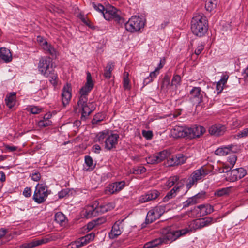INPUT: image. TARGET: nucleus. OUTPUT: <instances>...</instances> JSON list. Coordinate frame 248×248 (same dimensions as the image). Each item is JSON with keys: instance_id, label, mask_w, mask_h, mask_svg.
Instances as JSON below:
<instances>
[{"instance_id": "nucleus-1", "label": "nucleus", "mask_w": 248, "mask_h": 248, "mask_svg": "<svg viewBox=\"0 0 248 248\" xmlns=\"http://www.w3.org/2000/svg\"><path fill=\"white\" fill-rule=\"evenodd\" d=\"M38 69L42 75L49 78L50 83L54 87L57 85L59 80L58 75L55 71L52 59L50 57H41L39 59Z\"/></svg>"}, {"instance_id": "nucleus-2", "label": "nucleus", "mask_w": 248, "mask_h": 248, "mask_svg": "<svg viewBox=\"0 0 248 248\" xmlns=\"http://www.w3.org/2000/svg\"><path fill=\"white\" fill-rule=\"evenodd\" d=\"M119 138V135L118 134L106 129L98 132L96 135L94 140L100 143H104L105 148L110 151L116 148Z\"/></svg>"}, {"instance_id": "nucleus-3", "label": "nucleus", "mask_w": 248, "mask_h": 248, "mask_svg": "<svg viewBox=\"0 0 248 248\" xmlns=\"http://www.w3.org/2000/svg\"><path fill=\"white\" fill-rule=\"evenodd\" d=\"M208 28V21L203 14H196L193 16L191 21V29L194 34L202 37L207 32Z\"/></svg>"}, {"instance_id": "nucleus-4", "label": "nucleus", "mask_w": 248, "mask_h": 248, "mask_svg": "<svg viewBox=\"0 0 248 248\" xmlns=\"http://www.w3.org/2000/svg\"><path fill=\"white\" fill-rule=\"evenodd\" d=\"M161 235L160 237L145 243L144 248H154L163 244H170L174 240V237L171 232V227H168L161 230Z\"/></svg>"}, {"instance_id": "nucleus-5", "label": "nucleus", "mask_w": 248, "mask_h": 248, "mask_svg": "<svg viewBox=\"0 0 248 248\" xmlns=\"http://www.w3.org/2000/svg\"><path fill=\"white\" fill-rule=\"evenodd\" d=\"M145 19L139 16H132L124 23L125 29L131 33L140 31L145 25Z\"/></svg>"}, {"instance_id": "nucleus-6", "label": "nucleus", "mask_w": 248, "mask_h": 248, "mask_svg": "<svg viewBox=\"0 0 248 248\" xmlns=\"http://www.w3.org/2000/svg\"><path fill=\"white\" fill-rule=\"evenodd\" d=\"M49 194L47 186L44 183H38L35 187L32 199L37 203L41 204L46 201Z\"/></svg>"}, {"instance_id": "nucleus-7", "label": "nucleus", "mask_w": 248, "mask_h": 248, "mask_svg": "<svg viewBox=\"0 0 248 248\" xmlns=\"http://www.w3.org/2000/svg\"><path fill=\"white\" fill-rule=\"evenodd\" d=\"M208 173V170L204 166L194 170L187 179L186 184L187 188H190L194 184L203 179Z\"/></svg>"}, {"instance_id": "nucleus-8", "label": "nucleus", "mask_w": 248, "mask_h": 248, "mask_svg": "<svg viewBox=\"0 0 248 248\" xmlns=\"http://www.w3.org/2000/svg\"><path fill=\"white\" fill-rule=\"evenodd\" d=\"M202 229L199 219H197L190 222L188 227L180 230H174L171 228V232L174 237V240L180 236L185 235L189 232H195L197 230Z\"/></svg>"}, {"instance_id": "nucleus-9", "label": "nucleus", "mask_w": 248, "mask_h": 248, "mask_svg": "<svg viewBox=\"0 0 248 248\" xmlns=\"http://www.w3.org/2000/svg\"><path fill=\"white\" fill-rule=\"evenodd\" d=\"M88 98L82 97L79 98L78 105L82 111L81 119L82 121H85L94 110V107L93 103H87Z\"/></svg>"}, {"instance_id": "nucleus-10", "label": "nucleus", "mask_w": 248, "mask_h": 248, "mask_svg": "<svg viewBox=\"0 0 248 248\" xmlns=\"http://www.w3.org/2000/svg\"><path fill=\"white\" fill-rule=\"evenodd\" d=\"M104 18L108 21L114 20L119 24L124 23V20L121 17L118 11L114 7L109 6L106 8L104 13H103Z\"/></svg>"}, {"instance_id": "nucleus-11", "label": "nucleus", "mask_w": 248, "mask_h": 248, "mask_svg": "<svg viewBox=\"0 0 248 248\" xmlns=\"http://www.w3.org/2000/svg\"><path fill=\"white\" fill-rule=\"evenodd\" d=\"M164 213V209L160 207H156L148 211L145 219V223L150 224L158 219Z\"/></svg>"}, {"instance_id": "nucleus-12", "label": "nucleus", "mask_w": 248, "mask_h": 248, "mask_svg": "<svg viewBox=\"0 0 248 248\" xmlns=\"http://www.w3.org/2000/svg\"><path fill=\"white\" fill-rule=\"evenodd\" d=\"M204 94L200 87H195L190 91L189 99L193 104H199L202 102Z\"/></svg>"}, {"instance_id": "nucleus-13", "label": "nucleus", "mask_w": 248, "mask_h": 248, "mask_svg": "<svg viewBox=\"0 0 248 248\" xmlns=\"http://www.w3.org/2000/svg\"><path fill=\"white\" fill-rule=\"evenodd\" d=\"M125 186L124 181L115 182L108 185L105 189L107 194H113L121 191Z\"/></svg>"}, {"instance_id": "nucleus-14", "label": "nucleus", "mask_w": 248, "mask_h": 248, "mask_svg": "<svg viewBox=\"0 0 248 248\" xmlns=\"http://www.w3.org/2000/svg\"><path fill=\"white\" fill-rule=\"evenodd\" d=\"M86 79L87 82L85 85L80 89V96L79 98H81L82 97L88 98L87 94L93 87L94 84L92 80L91 74L89 72H87Z\"/></svg>"}, {"instance_id": "nucleus-15", "label": "nucleus", "mask_w": 248, "mask_h": 248, "mask_svg": "<svg viewBox=\"0 0 248 248\" xmlns=\"http://www.w3.org/2000/svg\"><path fill=\"white\" fill-rule=\"evenodd\" d=\"M188 138L192 139L199 137L205 132V128L201 125H195L187 128Z\"/></svg>"}, {"instance_id": "nucleus-16", "label": "nucleus", "mask_w": 248, "mask_h": 248, "mask_svg": "<svg viewBox=\"0 0 248 248\" xmlns=\"http://www.w3.org/2000/svg\"><path fill=\"white\" fill-rule=\"evenodd\" d=\"M186 157L181 154L175 155L169 157L167 164L169 166L181 165L185 162Z\"/></svg>"}, {"instance_id": "nucleus-17", "label": "nucleus", "mask_w": 248, "mask_h": 248, "mask_svg": "<svg viewBox=\"0 0 248 248\" xmlns=\"http://www.w3.org/2000/svg\"><path fill=\"white\" fill-rule=\"evenodd\" d=\"M98 202L95 201L93 205H89L85 209V216L87 218H91L99 214Z\"/></svg>"}, {"instance_id": "nucleus-18", "label": "nucleus", "mask_w": 248, "mask_h": 248, "mask_svg": "<svg viewBox=\"0 0 248 248\" xmlns=\"http://www.w3.org/2000/svg\"><path fill=\"white\" fill-rule=\"evenodd\" d=\"M72 96L71 86L70 84H66L62 89V101L64 106L69 104Z\"/></svg>"}, {"instance_id": "nucleus-19", "label": "nucleus", "mask_w": 248, "mask_h": 248, "mask_svg": "<svg viewBox=\"0 0 248 248\" xmlns=\"http://www.w3.org/2000/svg\"><path fill=\"white\" fill-rule=\"evenodd\" d=\"M159 195L160 192L158 191L155 189L152 190L141 195L139 198V202L141 203L146 202L156 199Z\"/></svg>"}, {"instance_id": "nucleus-20", "label": "nucleus", "mask_w": 248, "mask_h": 248, "mask_svg": "<svg viewBox=\"0 0 248 248\" xmlns=\"http://www.w3.org/2000/svg\"><path fill=\"white\" fill-rule=\"evenodd\" d=\"M188 127L175 126L171 130V134L174 138H188Z\"/></svg>"}, {"instance_id": "nucleus-21", "label": "nucleus", "mask_w": 248, "mask_h": 248, "mask_svg": "<svg viewBox=\"0 0 248 248\" xmlns=\"http://www.w3.org/2000/svg\"><path fill=\"white\" fill-rule=\"evenodd\" d=\"M231 169H228V168L225 167L220 170V172L221 173H227V176L226 179V180L230 182H234L239 179L238 177V172L236 170L233 169L230 170Z\"/></svg>"}, {"instance_id": "nucleus-22", "label": "nucleus", "mask_w": 248, "mask_h": 248, "mask_svg": "<svg viewBox=\"0 0 248 248\" xmlns=\"http://www.w3.org/2000/svg\"><path fill=\"white\" fill-rule=\"evenodd\" d=\"M122 221H116L113 225L110 232L109 233V237L110 239H114L120 235L122 232Z\"/></svg>"}, {"instance_id": "nucleus-23", "label": "nucleus", "mask_w": 248, "mask_h": 248, "mask_svg": "<svg viewBox=\"0 0 248 248\" xmlns=\"http://www.w3.org/2000/svg\"><path fill=\"white\" fill-rule=\"evenodd\" d=\"M226 131V127L221 124H215L209 128V132L211 135L220 136L223 135Z\"/></svg>"}, {"instance_id": "nucleus-24", "label": "nucleus", "mask_w": 248, "mask_h": 248, "mask_svg": "<svg viewBox=\"0 0 248 248\" xmlns=\"http://www.w3.org/2000/svg\"><path fill=\"white\" fill-rule=\"evenodd\" d=\"M184 183L180 182L177 183L175 186L170 191L163 199V202H168L170 199L173 198L176 195V193L179 190L180 188L183 187Z\"/></svg>"}, {"instance_id": "nucleus-25", "label": "nucleus", "mask_w": 248, "mask_h": 248, "mask_svg": "<svg viewBox=\"0 0 248 248\" xmlns=\"http://www.w3.org/2000/svg\"><path fill=\"white\" fill-rule=\"evenodd\" d=\"M12 59V54L9 49L6 48H0V60H3L6 63H8Z\"/></svg>"}, {"instance_id": "nucleus-26", "label": "nucleus", "mask_w": 248, "mask_h": 248, "mask_svg": "<svg viewBox=\"0 0 248 248\" xmlns=\"http://www.w3.org/2000/svg\"><path fill=\"white\" fill-rule=\"evenodd\" d=\"M201 197V195L198 193L191 197L188 198L187 200L183 202V208L188 207L190 206L196 204L198 202V201L200 199Z\"/></svg>"}, {"instance_id": "nucleus-27", "label": "nucleus", "mask_w": 248, "mask_h": 248, "mask_svg": "<svg viewBox=\"0 0 248 248\" xmlns=\"http://www.w3.org/2000/svg\"><path fill=\"white\" fill-rule=\"evenodd\" d=\"M41 46L43 48L46 53H48L52 56H56L57 51L55 48L47 41H45L43 44H41Z\"/></svg>"}, {"instance_id": "nucleus-28", "label": "nucleus", "mask_w": 248, "mask_h": 248, "mask_svg": "<svg viewBox=\"0 0 248 248\" xmlns=\"http://www.w3.org/2000/svg\"><path fill=\"white\" fill-rule=\"evenodd\" d=\"M232 145H229L227 146H222L219 147L215 151V154L217 155L224 156L226 155L231 151Z\"/></svg>"}, {"instance_id": "nucleus-29", "label": "nucleus", "mask_w": 248, "mask_h": 248, "mask_svg": "<svg viewBox=\"0 0 248 248\" xmlns=\"http://www.w3.org/2000/svg\"><path fill=\"white\" fill-rule=\"evenodd\" d=\"M5 103L9 108L13 107L16 102V93L12 92L7 94L5 99Z\"/></svg>"}, {"instance_id": "nucleus-30", "label": "nucleus", "mask_w": 248, "mask_h": 248, "mask_svg": "<svg viewBox=\"0 0 248 248\" xmlns=\"http://www.w3.org/2000/svg\"><path fill=\"white\" fill-rule=\"evenodd\" d=\"M154 155L156 164H158L169 157L170 155V152L164 150Z\"/></svg>"}, {"instance_id": "nucleus-31", "label": "nucleus", "mask_w": 248, "mask_h": 248, "mask_svg": "<svg viewBox=\"0 0 248 248\" xmlns=\"http://www.w3.org/2000/svg\"><path fill=\"white\" fill-rule=\"evenodd\" d=\"M154 155L156 164H158L169 157L170 155V152L164 150Z\"/></svg>"}, {"instance_id": "nucleus-32", "label": "nucleus", "mask_w": 248, "mask_h": 248, "mask_svg": "<svg viewBox=\"0 0 248 248\" xmlns=\"http://www.w3.org/2000/svg\"><path fill=\"white\" fill-rule=\"evenodd\" d=\"M229 76L226 75H223L221 76V79L217 83L216 91L217 94H218L221 93L223 89V86L226 83Z\"/></svg>"}, {"instance_id": "nucleus-33", "label": "nucleus", "mask_w": 248, "mask_h": 248, "mask_svg": "<svg viewBox=\"0 0 248 248\" xmlns=\"http://www.w3.org/2000/svg\"><path fill=\"white\" fill-rule=\"evenodd\" d=\"M202 229L208 227L217 222V219L212 217H205L199 218Z\"/></svg>"}, {"instance_id": "nucleus-34", "label": "nucleus", "mask_w": 248, "mask_h": 248, "mask_svg": "<svg viewBox=\"0 0 248 248\" xmlns=\"http://www.w3.org/2000/svg\"><path fill=\"white\" fill-rule=\"evenodd\" d=\"M180 182H183L184 183V180H179V177L178 176H173L169 178L165 185L168 188H170L174 185L175 186L177 183Z\"/></svg>"}, {"instance_id": "nucleus-35", "label": "nucleus", "mask_w": 248, "mask_h": 248, "mask_svg": "<svg viewBox=\"0 0 248 248\" xmlns=\"http://www.w3.org/2000/svg\"><path fill=\"white\" fill-rule=\"evenodd\" d=\"M114 204L112 202L108 203L105 204H98V209L100 213H104L108 211L113 209L114 208Z\"/></svg>"}, {"instance_id": "nucleus-36", "label": "nucleus", "mask_w": 248, "mask_h": 248, "mask_svg": "<svg viewBox=\"0 0 248 248\" xmlns=\"http://www.w3.org/2000/svg\"><path fill=\"white\" fill-rule=\"evenodd\" d=\"M105 221L104 218H98L89 222L87 225V229L88 231L93 229L95 226L100 225Z\"/></svg>"}, {"instance_id": "nucleus-37", "label": "nucleus", "mask_w": 248, "mask_h": 248, "mask_svg": "<svg viewBox=\"0 0 248 248\" xmlns=\"http://www.w3.org/2000/svg\"><path fill=\"white\" fill-rule=\"evenodd\" d=\"M85 163L86 166L88 167V168L86 169L87 171L93 170L95 167V164H93L92 158L89 155L85 156Z\"/></svg>"}, {"instance_id": "nucleus-38", "label": "nucleus", "mask_w": 248, "mask_h": 248, "mask_svg": "<svg viewBox=\"0 0 248 248\" xmlns=\"http://www.w3.org/2000/svg\"><path fill=\"white\" fill-rule=\"evenodd\" d=\"M113 68L114 65L112 63L109 62L107 64L104 73V76L106 78L108 79L110 78Z\"/></svg>"}, {"instance_id": "nucleus-39", "label": "nucleus", "mask_w": 248, "mask_h": 248, "mask_svg": "<svg viewBox=\"0 0 248 248\" xmlns=\"http://www.w3.org/2000/svg\"><path fill=\"white\" fill-rule=\"evenodd\" d=\"M39 244V243L37 241V239H34L30 242L23 243L20 246L19 248H33L38 246Z\"/></svg>"}, {"instance_id": "nucleus-40", "label": "nucleus", "mask_w": 248, "mask_h": 248, "mask_svg": "<svg viewBox=\"0 0 248 248\" xmlns=\"http://www.w3.org/2000/svg\"><path fill=\"white\" fill-rule=\"evenodd\" d=\"M217 6V1L216 0H208L206 1L205 4V8L208 11H212Z\"/></svg>"}, {"instance_id": "nucleus-41", "label": "nucleus", "mask_w": 248, "mask_h": 248, "mask_svg": "<svg viewBox=\"0 0 248 248\" xmlns=\"http://www.w3.org/2000/svg\"><path fill=\"white\" fill-rule=\"evenodd\" d=\"M65 215L61 212H57L55 215V220L60 224H62L65 221Z\"/></svg>"}, {"instance_id": "nucleus-42", "label": "nucleus", "mask_w": 248, "mask_h": 248, "mask_svg": "<svg viewBox=\"0 0 248 248\" xmlns=\"http://www.w3.org/2000/svg\"><path fill=\"white\" fill-rule=\"evenodd\" d=\"M237 160V157L235 155L232 154L231 155H230L227 160L228 162V167H227L226 166L225 167L228 168V169L230 168V169H231L232 168L234 164H235L236 161Z\"/></svg>"}, {"instance_id": "nucleus-43", "label": "nucleus", "mask_w": 248, "mask_h": 248, "mask_svg": "<svg viewBox=\"0 0 248 248\" xmlns=\"http://www.w3.org/2000/svg\"><path fill=\"white\" fill-rule=\"evenodd\" d=\"M229 191V188H223L217 190L215 193V195L217 196L221 197L228 194Z\"/></svg>"}, {"instance_id": "nucleus-44", "label": "nucleus", "mask_w": 248, "mask_h": 248, "mask_svg": "<svg viewBox=\"0 0 248 248\" xmlns=\"http://www.w3.org/2000/svg\"><path fill=\"white\" fill-rule=\"evenodd\" d=\"M181 82V78L178 75H174L172 81H171V86H174L176 88L178 87V85H180Z\"/></svg>"}, {"instance_id": "nucleus-45", "label": "nucleus", "mask_w": 248, "mask_h": 248, "mask_svg": "<svg viewBox=\"0 0 248 248\" xmlns=\"http://www.w3.org/2000/svg\"><path fill=\"white\" fill-rule=\"evenodd\" d=\"M169 85H170V78L168 76V75H165V76L164 77L163 80H162V84L161 85V89H166L167 88L168 86Z\"/></svg>"}, {"instance_id": "nucleus-46", "label": "nucleus", "mask_w": 248, "mask_h": 248, "mask_svg": "<svg viewBox=\"0 0 248 248\" xmlns=\"http://www.w3.org/2000/svg\"><path fill=\"white\" fill-rule=\"evenodd\" d=\"M92 5L95 10L100 12L103 15L106 9L103 5L101 4L96 5L94 2H92Z\"/></svg>"}, {"instance_id": "nucleus-47", "label": "nucleus", "mask_w": 248, "mask_h": 248, "mask_svg": "<svg viewBox=\"0 0 248 248\" xmlns=\"http://www.w3.org/2000/svg\"><path fill=\"white\" fill-rule=\"evenodd\" d=\"M51 124L52 122L49 120L43 119V120L39 121L38 125L40 127H45L51 125Z\"/></svg>"}, {"instance_id": "nucleus-48", "label": "nucleus", "mask_w": 248, "mask_h": 248, "mask_svg": "<svg viewBox=\"0 0 248 248\" xmlns=\"http://www.w3.org/2000/svg\"><path fill=\"white\" fill-rule=\"evenodd\" d=\"M235 169L236 170L237 172H238L237 175L238 176L239 179L243 178L247 174V171L246 170L243 168H239Z\"/></svg>"}, {"instance_id": "nucleus-49", "label": "nucleus", "mask_w": 248, "mask_h": 248, "mask_svg": "<svg viewBox=\"0 0 248 248\" xmlns=\"http://www.w3.org/2000/svg\"><path fill=\"white\" fill-rule=\"evenodd\" d=\"M142 135L147 140H150L153 137V133L152 131L143 130L142 132Z\"/></svg>"}, {"instance_id": "nucleus-50", "label": "nucleus", "mask_w": 248, "mask_h": 248, "mask_svg": "<svg viewBox=\"0 0 248 248\" xmlns=\"http://www.w3.org/2000/svg\"><path fill=\"white\" fill-rule=\"evenodd\" d=\"M197 208L199 209L201 216H204L208 214V213H205V211H206V205L203 204L200 205Z\"/></svg>"}, {"instance_id": "nucleus-51", "label": "nucleus", "mask_w": 248, "mask_h": 248, "mask_svg": "<svg viewBox=\"0 0 248 248\" xmlns=\"http://www.w3.org/2000/svg\"><path fill=\"white\" fill-rule=\"evenodd\" d=\"M32 191L30 187H26L23 191V195L27 198L30 197L31 195Z\"/></svg>"}, {"instance_id": "nucleus-52", "label": "nucleus", "mask_w": 248, "mask_h": 248, "mask_svg": "<svg viewBox=\"0 0 248 248\" xmlns=\"http://www.w3.org/2000/svg\"><path fill=\"white\" fill-rule=\"evenodd\" d=\"M146 160L147 163H148V164H156V161H155L154 154L146 157Z\"/></svg>"}, {"instance_id": "nucleus-53", "label": "nucleus", "mask_w": 248, "mask_h": 248, "mask_svg": "<svg viewBox=\"0 0 248 248\" xmlns=\"http://www.w3.org/2000/svg\"><path fill=\"white\" fill-rule=\"evenodd\" d=\"M204 47V44H202V43L199 44L195 50V54L196 55H199V54H200L202 51L203 50Z\"/></svg>"}, {"instance_id": "nucleus-54", "label": "nucleus", "mask_w": 248, "mask_h": 248, "mask_svg": "<svg viewBox=\"0 0 248 248\" xmlns=\"http://www.w3.org/2000/svg\"><path fill=\"white\" fill-rule=\"evenodd\" d=\"M31 177L33 181L37 182L39 181L41 178V174L38 172H35L34 173H32Z\"/></svg>"}, {"instance_id": "nucleus-55", "label": "nucleus", "mask_w": 248, "mask_h": 248, "mask_svg": "<svg viewBox=\"0 0 248 248\" xmlns=\"http://www.w3.org/2000/svg\"><path fill=\"white\" fill-rule=\"evenodd\" d=\"M41 111V108L36 106L31 107L30 108V112L34 114H38Z\"/></svg>"}, {"instance_id": "nucleus-56", "label": "nucleus", "mask_w": 248, "mask_h": 248, "mask_svg": "<svg viewBox=\"0 0 248 248\" xmlns=\"http://www.w3.org/2000/svg\"><path fill=\"white\" fill-rule=\"evenodd\" d=\"M123 86H124V89H125V90H129L130 89L129 78H123Z\"/></svg>"}, {"instance_id": "nucleus-57", "label": "nucleus", "mask_w": 248, "mask_h": 248, "mask_svg": "<svg viewBox=\"0 0 248 248\" xmlns=\"http://www.w3.org/2000/svg\"><path fill=\"white\" fill-rule=\"evenodd\" d=\"M82 121L81 120H76L73 123V127L75 128L76 129H78V128L81 126V122Z\"/></svg>"}, {"instance_id": "nucleus-58", "label": "nucleus", "mask_w": 248, "mask_h": 248, "mask_svg": "<svg viewBox=\"0 0 248 248\" xmlns=\"http://www.w3.org/2000/svg\"><path fill=\"white\" fill-rule=\"evenodd\" d=\"M89 242L93 240L95 237V233L92 232L84 236Z\"/></svg>"}, {"instance_id": "nucleus-59", "label": "nucleus", "mask_w": 248, "mask_h": 248, "mask_svg": "<svg viewBox=\"0 0 248 248\" xmlns=\"http://www.w3.org/2000/svg\"><path fill=\"white\" fill-rule=\"evenodd\" d=\"M158 74L159 71L157 69H155V70L154 71L151 72L150 73L149 77L153 80L154 78H156Z\"/></svg>"}, {"instance_id": "nucleus-60", "label": "nucleus", "mask_w": 248, "mask_h": 248, "mask_svg": "<svg viewBox=\"0 0 248 248\" xmlns=\"http://www.w3.org/2000/svg\"><path fill=\"white\" fill-rule=\"evenodd\" d=\"M37 241L38 242H39V246L43 244H46V243H48V242H49L50 241V238H43V239H41L40 240H37Z\"/></svg>"}, {"instance_id": "nucleus-61", "label": "nucleus", "mask_w": 248, "mask_h": 248, "mask_svg": "<svg viewBox=\"0 0 248 248\" xmlns=\"http://www.w3.org/2000/svg\"><path fill=\"white\" fill-rule=\"evenodd\" d=\"M5 147L6 149L11 152L16 151L17 149V147L16 146H10L9 145H5Z\"/></svg>"}, {"instance_id": "nucleus-62", "label": "nucleus", "mask_w": 248, "mask_h": 248, "mask_svg": "<svg viewBox=\"0 0 248 248\" xmlns=\"http://www.w3.org/2000/svg\"><path fill=\"white\" fill-rule=\"evenodd\" d=\"M206 211L205 213H208V214H211L214 211L213 206L210 205H206Z\"/></svg>"}, {"instance_id": "nucleus-63", "label": "nucleus", "mask_w": 248, "mask_h": 248, "mask_svg": "<svg viewBox=\"0 0 248 248\" xmlns=\"http://www.w3.org/2000/svg\"><path fill=\"white\" fill-rule=\"evenodd\" d=\"M153 79L149 76L144 79L143 81V87L153 81Z\"/></svg>"}, {"instance_id": "nucleus-64", "label": "nucleus", "mask_w": 248, "mask_h": 248, "mask_svg": "<svg viewBox=\"0 0 248 248\" xmlns=\"http://www.w3.org/2000/svg\"><path fill=\"white\" fill-rule=\"evenodd\" d=\"M239 135L242 137L248 136V127L241 131V133L239 134Z\"/></svg>"}]
</instances>
